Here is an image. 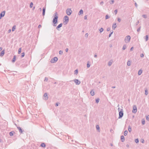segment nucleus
<instances>
[{
  "mask_svg": "<svg viewBox=\"0 0 149 149\" xmlns=\"http://www.w3.org/2000/svg\"><path fill=\"white\" fill-rule=\"evenodd\" d=\"M53 17V18L52 21L53 26H56L58 23V15L57 12H56L54 13Z\"/></svg>",
  "mask_w": 149,
  "mask_h": 149,
  "instance_id": "f257e3e1",
  "label": "nucleus"
},
{
  "mask_svg": "<svg viewBox=\"0 0 149 149\" xmlns=\"http://www.w3.org/2000/svg\"><path fill=\"white\" fill-rule=\"evenodd\" d=\"M123 109H120V111L119 112V117L118 118H121L123 116Z\"/></svg>",
  "mask_w": 149,
  "mask_h": 149,
  "instance_id": "f03ea898",
  "label": "nucleus"
},
{
  "mask_svg": "<svg viewBox=\"0 0 149 149\" xmlns=\"http://www.w3.org/2000/svg\"><path fill=\"white\" fill-rule=\"evenodd\" d=\"M131 39V37L130 36H127L125 39V41L126 43L129 42Z\"/></svg>",
  "mask_w": 149,
  "mask_h": 149,
  "instance_id": "7ed1b4c3",
  "label": "nucleus"
},
{
  "mask_svg": "<svg viewBox=\"0 0 149 149\" xmlns=\"http://www.w3.org/2000/svg\"><path fill=\"white\" fill-rule=\"evenodd\" d=\"M72 11L70 8H68L66 10V13L68 15H70L72 13Z\"/></svg>",
  "mask_w": 149,
  "mask_h": 149,
  "instance_id": "20e7f679",
  "label": "nucleus"
},
{
  "mask_svg": "<svg viewBox=\"0 0 149 149\" xmlns=\"http://www.w3.org/2000/svg\"><path fill=\"white\" fill-rule=\"evenodd\" d=\"M58 60L57 57H55L52 58L50 61V62L52 63H54L56 62Z\"/></svg>",
  "mask_w": 149,
  "mask_h": 149,
  "instance_id": "39448f33",
  "label": "nucleus"
},
{
  "mask_svg": "<svg viewBox=\"0 0 149 149\" xmlns=\"http://www.w3.org/2000/svg\"><path fill=\"white\" fill-rule=\"evenodd\" d=\"M64 19L65 20L64 22L65 23V24H67L69 22V20L68 17L66 15L65 16H64Z\"/></svg>",
  "mask_w": 149,
  "mask_h": 149,
  "instance_id": "423d86ee",
  "label": "nucleus"
},
{
  "mask_svg": "<svg viewBox=\"0 0 149 149\" xmlns=\"http://www.w3.org/2000/svg\"><path fill=\"white\" fill-rule=\"evenodd\" d=\"M5 12H6L5 11H3L0 13V19L4 16Z\"/></svg>",
  "mask_w": 149,
  "mask_h": 149,
  "instance_id": "0eeeda50",
  "label": "nucleus"
},
{
  "mask_svg": "<svg viewBox=\"0 0 149 149\" xmlns=\"http://www.w3.org/2000/svg\"><path fill=\"white\" fill-rule=\"evenodd\" d=\"M133 110L132 111L133 113H136L137 111V108L136 106H134L133 107Z\"/></svg>",
  "mask_w": 149,
  "mask_h": 149,
  "instance_id": "6e6552de",
  "label": "nucleus"
},
{
  "mask_svg": "<svg viewBox=\"0 0 149 149\" xmlns=\"http://www.w3.org/2000/svg\"><path fill=\"white\" fill-rule=\"evenodd\" d=\"M62 25L63 24L62 23H60L57 26L56 28V29L58 31H60V29H59V28L62 26Z\"/></svg>",
  "mask_w": 149,
  "mask_h": 149,
  "instance_id": "1a4fd4ad",
  "label": "nucleus"
},
{
  "mask_svg": "<svg viewBox=\"0 0 149 149\" xmlns=\"http://www.w3.org/2000/svg\"><path fill=\"white\" fill-rule=\"evenodd\" d=\"M74 82L77 85H79L80 83V81L78 79H75L74 80Z\"/></svg>",
  "mask_w": 149,
  "mask_h": 149,
  "instance_id": "9d476101",
  "label": "nucleus"
},
{
  "mask_svg": "<svg viewBox=\"0 0 149 149\" xmlns=\"http://www.w3.org/2000/svg\"><path fill=\"white\" fill-rule=\"evenodd\" d=\"M45 10H46V7H43L42 8V15L43 16H44L45 14Z\"/></svg>",
  "mask_w": 149,
  "mask_h": 149,
  "instance_id": "9b49d317",
  "label": "nucleus"
},
{
  "mask_svg": "<svg viewBox=\"0 0 149 149\" xmlns=\"http://www.w3.org/2000/svg\"><path fill=\"white\" fill-rule=\"evenodd\" d=\"M43 96L45 97V99H44L45 100H48V95H47V93H45L44 94Z\"/></svg>",
  "mask_w": 149,
  "mask_h": 149,
  "instance_id": "f8f14e48",
  "label": "nucleus"
},
{
  "mask_svg": "<svg viewBox=\"0 0 149 149\" xmlns=\"http://www.w3.org/2000/svg\"><path fill=\"white\" fill-rule=\"evenodd\" d=\"M17 128L19 130V132L20 133H22L23 132V131L22 130V129L20 127H17Z\"/></svg>",
  "mask_w": 149,
  "mask_h": 149,
  "instance_id": "ddd939ff",
  "label": "nucleus"
},
{
  "mask_svg": "<svg viewBox=\"0 0 149 149\" xmlns=\"http://www.w3.org/2000/svg\"><path fill=\"white\" fill-rule=\"evenodd\" d=\"M5 54V51H4V50H2L1 52H0V56L1 57L2 56H3V55H4Z\"/></svg>",
  "mask_w": 149,
  "mask_h": 149,
  "instance_id": "4468645a",
  "label": "nucleus"
},
{
  "mask_svg": "<svg viewBox=\"0 0 149 149\" xmlns=\"http://www.w3.org/2000/svg\"><path fill=\"white\" fill-rule=\"evenodd\" d=\"M116 23H114L113 24L112 28L113 30H115L116 28Z\"/></svg>",
  "mask_w": 149,
  "mask_h": 149,
  "instance_id": "2eb2a0df",
  "label": "nucleus"
},
{
  "mask_svg": "<svg viewBox=\"0 0 149 149\" xmlns=\"http://www.w3.org/2000/svg\"><path fill=\"white\" fill-rule=\"evenodd\" d=\"M16 56L15 55H14L13 56V58L12 60V63H14L15 62V60H16Z\"/></svg>",
  "mask_w": 149,
  "mask_h": 149,
  "instance_id": "dca6fc26",
  "label": "nucleus"
},
{
  "mask_svg": "<svg viewBox=\"0 0 149 149\" xmlns=\"http://www.w3.org/2000/svg\"><path fill=\"white\" fill-rule=\"evenodd\" d=\"M83 10L82 9H81L79 10V11L78 13V15H80L82 14H83Z\"/></svg>",
  "mask_w": 149,
  "mask_h": 149,
  "instance_id": "f3484780",
  "label": "nucleus"
},
{
  "mask_svg": "<svg viewBox=\"0 0 149 149\" xmlns=\"http://www.w3.org/2000/svg\"><path fill=\"white\" fill-rule=\"evenodd\" d=\"M90 94H91V95L92 96H93L95 95V93H94V92L93 90H92L90 92Z\"/></svg>",
  "mask_w": 149,
  "mask_h": 149,
  "instance_id": "a211bd4d",
  "label": "nucleus"
},
{
  "mask_svg": "<svg viewBox=\"0 0 149 149\" xmlns=\"http://www.w3.org/2000/svg\"><path fill=\"white\" fill-rule=\"evenodd\" d=\"M40 146L42 148H45L46 147V145H45V143H42L41 144Z\"/></svg>",
  "mask_w": 149,
  "mask_h": 149,
  "instance_id": "6ab92c4d",
  "label": "nucleus"
},
{
  "mask_svg": "<svg viewBox=\"0 0 149 149\" xmlns=\"http://www.w3.org/2000/svg\"><path fill=\"white\" fill-rule=\"evenodd\" d=\"M15 133V132L13 131H11L10 132L9 135L10 136H12L13 135V134Z\"/></svg>",
  "mask_w": 149,
  "mask_h": 149,
  "instance_id": "aec40b11",
  "label": "nucleus"
},
{
  "mask_svg": "<svg viewBox=\"0 0 149 149\" xmlns=\"http://www.w3.org/2000/svg\"><path fill=\"white\" fill-rule=\"evenodd\" d=\"M142 71L141 69H140L139 70L138 72V74L139 75H140L142 74Z\"/></svg>",
  "mask_w": 149,
  "mask_h": 149,
  "instance_id": "412c9836",
  "label": "nucleus"
},
{
  "mask_svg": "<svg viewBox=\"0 0 149 149\" xmlns=\"http://www.w3.org/2000/svg\"><path fill=\"white\" fill-rule=\"evenodd\" d=\"M131 61L130 60H129L127 62V65L128 66H130L131 65Z\"/></svg>",
  "mask_w": 149,
  "mask_h": 149,
  "instance_id": "4be33fe9",
  "label": "nucleus"
},
{
  "mask_svg": "<svg viewBox=\"0 0 149 149\" xmlns=\"http://www.w3.org/2000/svg\"><path fill=\"white\" fill-rule=\"evenodd\" d=\"M16 29V26L14 25L13 26L12 29V31H14Z\"/></svg>",
  "mask_w": 149,
  "mask_h": 149,
  "instance_id": "5701e85b",
  "label": "nucleus"
},
{
  "mask_svg": "<svg viewBox=\"0 0 149 149\" xmlns=\"http://www.w3.org/2000/svg\"><path fill=\"white\" fill-rule=\"evenodd\" d=\"M145 39V41H147L148 40V36L147 35H146L144 38Z\"/></svg>",
  "mask_w": 149,
  "mask_h": 149,
  "instance_id": "b1692460",
  "label": "nucleus"
},
{
  "mask_svg": "<svg viewBox=\"0 0 149 149\" xmlns=\"http://www.w3.org/2000/svg\"><path fill=\"white\" fill-rule=\"evenodd\" d=\"M78 69H76L74 71V74L75 75H77V74L78 73Z\"/></svg>",
  "mask_w": 149,
  "mask_h": 149,
  "instance_id": "393cba45",
  "label": "nucleus"
},
{
  "mask_svg": "<svg viewBox=\"0 0 149 149\" xmlns=\"http://www.w3.org/2000/svg\"><path fill=\"white\" fill-rule=\"evenodd\" d=\"M141 123L142 125H144L145 123V120L144 119H143L141 120Z\"/></svg>",
  "mask_w": 149,
  "mask_h": 149,
  "instance_id": "a878e982",
  "label": "nucleus"
},
{
  "mask_svg": "<svg viewBox=\"0 0 149 149\" xmlns=\"http://www.w3.org/2000/svg\"><path fill=\"white\" fill-rule=\"evenodd\" d=\"M110 32H111L109 35V37H110L111 36V35L113 34V30H111L110 31Z\"/></svg>",
  "mask_w": 149,
  "mask_h": 149,
  "instance_id": "bb28decb",
  "label": "nucleus"
},
{
  "mask_svg": "<svg viewBox=\"0 0 149 149\" xmlns=\"http://www.w3.org/2000/svg\"><path fill=\"white\" fill-rule=\"evenodd\" d=\"M100 99L99 98H97L95 99V102L96 103H98L100 101Z\"/></svg>",
  "mask_w": 149,
  "mask_h": 149,
  "instance_id": "cd10ccee",
  "label": "nucleus"
},
{
  "mask_svg": "<svg viewBox=\"0 0 149 149\" xmlns=\"http://www.w3.org/2000/svg\"><path fill=\"white\" fill-rule=\"evenodd\" d=\"M112 62L111 61H109L108 63V65L109 66H110L112 64Z\"/></svg>",
  "mask_w": 149,
  "mask_h": 149,
  "instance_id": "c85d7f7f",
  "label": "nucleus"
},
{
  "mask_svg": "<svg viewBox=\"0 0 149 149\" xmlns=\"http://www.w3.org/2000/svg\"><path fill=\"white\" fill-rule=\"evenodd\" d=\"M24 55H25V53H24V52H22L21 54V58H22L24 56Z\"/></svg>",
  "mask_w": 149,
  "mask_h": 149,
  "instance_id": "c756f323",
  "label": "nucleus"
},
{
  "mask_svg": "<svg viewBox=\"0 0 149 149\" xmlns=\"http://www.w3.org/2000/svg\"><path fill=\"white\" fill-rule=\"evenodd\" d=\"M129 131L130 132L132 131V129L130 127V126H129L128 128Z\"/></svg>",
  "mask_w": 149,
  "mask_h": 149,
  "instance_id": "7c9ffc66",
  "label": "nucleus"
},
{
  "mask_svg": "<svg viewBox=\"0 0 149 149\" xmlns=\"http://www.w3.org/2000/svg\"><path fill=\"white\" fill-rule=\"evenodd\" d=\"M145 95H147L148 94V90L147 88H146L145 89Z\"/></svg>",
  "mask_w": 149,
  "mask_h": 149,
  "instance_id": "2f4dec72",
  "label": "nucleus"
},
{
  "mask_svg": "<svg viewBox=\"0 0 149 149\" xmlns=\"http://www.w3.org/2000/svg\"><path fill=\"white\" fill-rule=\"evenodd\" d=\"M90 65L89 64V62L88 61L87 63V68H89L90 67Z\"/></svg>",
  "mask_w": 149,
  "mask_h": 149,
  "instance_id": "473e14b6",
  "label": "nucleus"
},
{
  "mask_svg": "<svg viewBox=\"0 0 149 149\" xmlns=\"http://www.w3.org/2000/svg\"><path fill=\"white\" fill-rule=\"evenodd\" d=\"M127 133H128V132L127 130H125V131L124 133V136H126L127 135Z\"/></svg>",
  "mask_w": 149,
  "mask_h": 149,
  "instance_id": "72a5a7b5",
  "label": "nucleus"
},
{
  "mask_svg": "<svg viewBox=\"0 0 149 149\" xmlns=\"http://www.w3.org/2000/svg\"><path fill=\"white\" fill-rule=\"evenodd\" d=\"M21 48H20L18 50V54H20L21 53Z\"/></svg>",
  "mask_w": 149,
  "mask_h": 149,
  "instance_id": "f704fd0d",
  "label": "nucleus"
},
{
  "mask_svg": "<svg viewBox=\"0 0 149 149\" xmlns=\"http://www.w3.org/2000/svg\"><path fill=\"white\" fill-rule=\"evenodd\" d=\"M105 19H107L110 18V17L108 15H107L105 16Z\"/></svg>",
  "mask_w": 149,
  "mask_h": 149,
  "instance_id": "c9c22d12",
  "label": "nucleus"
},
{
  "mask_svg": "<svg viewBox=\"0 0 149 149\" xmlns=\"http://www.w3.org/2000/svg\"><path fill=\"white\" fill-rule=\"evenodd\" d=\"M33 3L32 2H31L30 4V8H32L33 7Z\"/></svg>",
  "mask_w": 149,
  "mask_h": 149,
  "instance_id": "e433bc0d",
  "label": "nucleus"
},
{
  "mask_svg": "<svg viewBox=\"0 0 149 149\" xmlns=\"http://www.w3.org/2000/svg\"><path fill=\"white\" fill-rule=\"evenodd\" d=\"M120 140H125V137L123 135L121 136Z\"/></svg>",
  "mask_w": 149,
  "mask_h": 149,
  "instance_id": "4c0bfd02",
  "label": "nucleus"
},
{
  "mask_svg": "<svg viewBox=\"0 0 149 149\" xmlns=\"http://www.w3.org/2000/svg\"><path fill=\"white\" fill-rule=\"evenodd\" d=\"M104 30V29L102 28H101V29L99 30L100 31V33L102 32Z\"/></svg>",
  "mask_w": 149,
  "mask_h": 149,
  "instance_id": "58836bf2",
  "label": "nucleus"
},
{
  "mask_svg": "<svg viewBox=\"0 0 149 149\" xmlns=\"http://www.w3.org/2000/svg\"><path fill=\"white\" fill-rule=\"evenodd\" d=\"M114 0H111L110 1V4H113L114 3Z\"/></svg>",
  "mask_w": 149,
  "mask_h": 149,
  "instance_id": "ea45409f",
  "label": "nucleus"
},
{
  "mask_svg": "<svg viewBox=\"0 0 149 149\" xmlns=\"http://www.w3.org/2000/svg\"><path fill=\"white\" fill-rule=\"evenodd\" d=\"M142 17L145 18H146L147 17V15H143Z\"/></svg>",
  "mask_w": 149,
  "mask_h": 149,
  "instance_id": "a19ab883",
  "label": "nucleus"
},
{
  "mask_svg": "<svg viewBox=\"0 0 149 149\" xmlns=\"http://www.w3.org/2000/svg\"><path fill=\"white\" fill-rule=\"evenodd\" d=\"M59 53V54L62 55L63 53V52L62 50H60Z\"/></svg>",
  "mask_w": 149,
  "mask_h": 149,
  "instance_id": "79ce46f5",
  "label": "nucleus"
},
{
  "mask_svg": "<svg viewBox=\"0 0 149 149\" xmlns=\"http://www.w3.org/2000/svg\"><path fill=\"white\" fill-rule=\"evenodd\" d=\"M96 128L97 130H99L100 129V127L98 125H97L96 126Z\"/></svg>",
  "mask_w": 149,
  "mask_h": 149,
  "instance_id": "37998d69",
  "label": "nucleus"
},
{
  "mask_svg": "<svg viewBox=\"0 0 149 149\" xmlns=\"http://www.w3.org/2000/svg\"><path fill=\"white\" fill-rule=\"evenodd\" d=\"M117 12H118V10H117V9H116V10H115L114 11V13L115 15H116L117 14Z\"/></svg>",
  "mask_w": 149,
  "mask_h": 149,
  "instance_id": "c03bdc74",
  "label": "nucleus"
},
{
  "mask_svg": "<svg viewBox=\"0 0 149 149\" xmlns=\"http://www.w3.org/2000/svg\"><path fill=\"white\" fill-rule=\"evenodd\" d=\"M117 20H118V21L119 22H120L121 21V19L119 17L117 18Z\"/></svg>",
  "mask_w": 149,
  "mask_h": 149,
  "instance_id": "a18cd8bd",
  "label": "nucleus"
},
{
  "mask_svg": "<svg viewBox=\"0 0 149 149\" xmlns=\"http://www.w3.org/2000/svg\"><path fill=\"white\" fill-rule=\"evenodd\" d=\"M146 119L148 121L149 120V115H148V116H146Z\"/></svg>",
  "mask_w": 149,
  "mask_h": 149,
  "instance_id": "49530a36",
  "label": "nucleus"
},
{
  "mask_svg": "<svg viewBox=\"0 0 149 149\" xmlns=\"http://www.w3.org/2000/svg\"><path fill=\"white\" fill-rule=\"evenodd\" d=\"M141 28V27L140 26L138 29H137V32H139Z\"/></svg>",
  "mask_w": 149,
  "mask_h": 149,
  "instance_id": "de8ad7c7",
  "label": "nucleus"
},
{
  "mask_svg": "<svg viewBox=\"0 0 149 149\" xmlns=\"http://www.w3.org/2000/svg\"><path fill=\"white\" fill-rule=\"evenodd\" d=\"M126 48V47L125 45H124L122 49L123 50L125 49Z\"/></svg>",
  "mask_w": 149,
  "mask_h": 149,
  "instance_id": "09e8293b",
  "label": "nucleus"
},
{
  "mask_svg": "<svg viewBox=\"0 0 149 149\" xmlns=\"http://www.w3.org/2000/svg\"><path fill=\"white\" fill-rule=\"evenodd\" d=\"M144 56V54H143V53L141 54H140V57H141V58H142V57H143Z\"/></svg>",
  "mask_w": 149,
  "mask_h": 149,
  "instance_id": "8fccbe9b",
  "label": "nucleus"
},
{
  "mask_svg": "<svg viewBox=\"0 0 149 149\" xmlns=\"http://www.w3.org/2000/svg\"><path fill=\"white\" fill-rule=\"evenodd\" d=\"M48 78H47V77H45V80H44V81H48Z\"/></svg>",
  "mask_w": 149,
  "mask_h": 149,
  "instance_id": "3c124183",
  "label": "nucleus"
},
{
  "mask_svg": "<svg viewBox=\"0 0 149 149\" xmlns=\"http://www.w3.org/2000/svg\"><path fill=\"white\" fill-rule=\"evenodd\" d=\"M110 29H110V28H109V27H108V28H107V31H110Z\"/></svg>",
  "mask_w": 149,
  "mask_h": 149,
  "instance_id": "603ef678",
  "label": "nucleus"
},
{
  "mask_svg": "<svg viewBox=\"0 0 149 149\" xmlns=\"http://www.w3.org/2000/svg\"><path fill=\"white\" fill-rule=\"evenodd\" d=\"M84 19H87V15H85L84 17Z\"/></svg>",
  "mask_w": 149,
  "mask_h": 149,
  "instance_id": "864d4df0",
  "label": "nucleus"
},
{
  "mask_svg": "<svg viewBox=\"0 0 149 149\" xmlns=\"http://www.w3.org/2000/svg\"><path fill=\"white\" fill-rule=\"evenodd\" d=\"M88 33H86L85 34V37H88Z\"/></svg>",
  "mask_w": 149,
  "mask_h": 149,
  "instance_id": "5fc2aeb1",
  "label": "nucleus"
},
{
  "mask_svg": "<svg viewBox=\"0 0 149 149\" xmlns=\"http://www.w3.org/2000/svg\"><path fill=\"white\" fill-rule=\"evenodd\" d=\"M41 26V25L40 24H39L38 26V28H40Z\"/></svg>",
  "mask_w": 149,
  "mask_h": 149,
  "instance_id": "6e6d98bb",
  "label": "nucleus"
},
{
  "mask_svg": "<svg viewBox=\"0 0 149 149\" xmlns=\"http://www.w3.org/2000/svg\"><path fill=\"white\" fill-rule=\"evenodd\" d=\"M133 47H131V48H130V51H132L133 50Z\"/></svg>",
  "mask_w": 149,
  "mask_h": 149,
  "instance_id": "4d7b16f0",
  "label": "nucleus"
},
{
  "mask_svg": "<svg viewBox=\"0 0 149 149\" xmlns=\"http://www.w3.org/2000/svg\"><path fill=\"white\" fill-rule=\"evenodd\" d=\"M139 23V21H138L136 23V25H137Z\"/></svg>",
  "mask_w": 149,
  "mask_h": 149,
  "instance_id": "13d9d810",
  "label": "nucleus"
},
{
  "mask_svg": "<svg viewBox=\"0 0 149 149\" xmlns=\"http://www.w3.org/2000/svg\"><path fill=\"white\" fill-rule=\"evenodd\" d=\"M58 105V103H56L55 104V106L56 107H57Z\"/></svg>",
  "mask_w": 149,
  "mask_h": 149,
  "instance_id": "bf43d9fd",
  "label": "nucleus"
},
{
  "mask_svg": "<svg viewBox=\"0 0 149 149\" xmlns=\"http://www.w3.org/2000/svg\"><path fill=\"white\" fill-rule=\"evenodd\" d=\"M135 7L137 8V5L136 2L135 3Z\"/></svg>",
  "mask_w": 149,
  "mask_h": 149,
  "instance_id": "052dcab7",
  "label": "nucleus"
},
{
  "mask_svg": "<svg viewBox=\"0 0 149 149\" xmlns=\"http://www.w3.org/2000/svg\"><path fill=\"white\" fill-rule=\"evenodd\" d=\"M135 142L136 143H138L139 142V140H135Z\"/></svg>",
  "mask_w": 149,
  "mask_h": 149,
  "instance_id": "680f3d73",
  "label": "nucleus"
},
{
  "mask_svg": "<svg viewBox=\"0 0 149 149\" xmlns=\"http://www.w3.org/2000/svg\"><path fill=\"white\" fill-rule=\"evenodd\" d=\"M103 3H104L103 1H102L100 3V5H102Z\"/></svg>",
  "mask_w": 149,
  "mask_h": 149,
  "instance_id": "e2e57ef3",
  "label": "nucleus"
},
{
  "mask_svg": "<svg viewBox=\"0 0 149 149\" xmlns=\"http://www.w3.org/2000/svg\"><path fill=\"white\" fill-rule=\"evenodd\" d=\"M68 48H66L65 49V51H66V52H68Z\"/></svg>",
  "mask_w": 149,
  "mask_h": 149,
  "instance_id": "0e129e2a",
  "label": "nucleus"
},
{
  "mask_svg": "<svg viewBox=\"0 0 149 149\" xmlns=\"http://www.w3.org/2000/svg\"><path fill=\"white\" fill-rule=\"evenodd\" d=\"M94 57H95V58H96V57H97V54H95V55H94Z\"/></svg>",
  "mask_w": 149,
  "mask_h": 149,
  "instance_id": "69168bd1",
  "label": "nucleus"
},
{
  "mask_svg": "<svg viewBox=\"0 0 149 149\" xmlns=\"http://www.w3.org/2000/svg\"><path fill=\"white\" fill-rule=\"evenodd\" d=\"M116 88V86H112L111 87V88Z\"/></svg>",
  "mask_w": 149,
  "mask_h": 149,
  "instance_id": "338daca9",
  "label": "nucleus"
},
{
  "mask_svg": "<svg viewBox=\"0 0 149 149\" xmlns=\"http://www.w3.org/2000/svg\"><path fill=\"white\" fill-rule=\"evenodd\" d=\"M130 146L128 144H127L126 145V147L127 148H129V147Z\"/></svg>",
  "mask_w": 149,
  "mask_h": 149,
  "instance_id": "774afa93",
  "label": "nucleus"
}]
</instances>
